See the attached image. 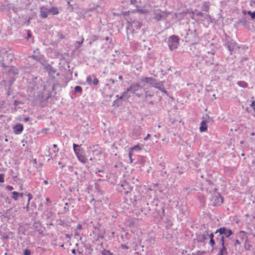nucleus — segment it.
<instances>
[{
	"label": "nucleus",
	"mask_w": 255,
	"mask_h": 255,
	"mask_svg": "<svg viewBox=\"0 0 255 255\" xmlns=\"http://www.w3.org/2000/svg\"><path fill=\"white\" fill-rule=\"evenodd\" d=\"M44 68L48 73V82L52 85L51 91L49 93L48 98L54 96L56 94L57 90L60 89L61 86L60 84L59 81L55 77L54 75L59 76L60 73L58 72L57 70L54 67H52L51 65H43Z\"/></svg>",
	"instance_id": "f257e3e1"
},
{
	"label": "nucleus",
	"mask_w": 255,
	"mask_h": 255,
	"mask_svg": "<svg viewBox=\"0 0 255 255\" xmlns=\"http://www.w3.org/2000/svg\"><path fill=\"white\" fill-rule=\"evenodd\" d=\"M143 209V208H142ZM144 214L146 215L150 212L153 213H156L160 217H162L164 215V209L162 204L158 205L156 202H152L150 204L147 203L143 208Z\"/></svg>",
	"instance_id": "f03ea898"
},
{
	"label": "nucleus",
	"mask_w": 255,
	"mask_h": 255,
	"mask_svg": "<svg viewBox=\"0 0 255 255\" xmlns=\"http://www.w3.org/2000/svg\"><path fill=\"white\" fill-rule=\"evenodd\" d=\"M140 81L142 83L149 84L151 86L158 89L162 93L167 95V92L164 87L163 81L158 82L155 79L152 77H143L140 79Z\"/></svg>",
	"instance_id": "7ed1b4c3"
},
{
	"label": "nucleus",
	"mask_w": 255,
	"mask_h": 255,
	"mask_svg": "<svg viewBox=\"0 0 255 255\" xmlns=\"http://www.w3.org/2000/svg\"><path fill=\"white\" fill-rule=\"evenodd\" d=\"M73 149L78 159L82 163H86L88 159L85 157L84 151L81 146L78 144L74 143Z\"/></svg>",
	"instance_id": "20e7f679"
},
{
	"label": "nucleus",
	"mask_w": 255,
	"mask_h": 255,
	"mask_svg": "<svg viewBox=\"0 0 255 255\" xmlns=\"http://www.w3.org/2000/svg\"><path fill=\"white\" fill-rule=\"evenodd\" d=\"M179 39L174 35L170 36L168 39V45L171 51L176 49L179 45Z\"/></svg>",
	"instance_id": "39448f33"
},
{
	"label": "nucleus",
	"mask_w": 255,
	"mask_h": 255,
	"mask_svg": "<svg viewBox=\"0 0 255 255\" xmlns=\"http://www.w3.org/2000/svg\"><path fill=\"white\" fill-rule=\"evenodd\" d=\"M5 72L9 77H13L18 73V69L13 65L8 66L7 65H2Z\"/></svg>",
	"instance_id": "423d86ee"
},
{
	"label": "nucleus",
	"mask_w": 255,
	"mask_h": 255,
	"mask_svg": "<svg viewBox=\"0 0 255 255\" xmlns=\"http://www.w3.org/2000/svg\"><path fill=\"white\" fill-rule=\"evenodd\" d=\"M219 233L221 235H223L225 238H229L230 236L233 234V231L231 229H228L226 227H223L218 229L215 232V234L217 235Z\"/></svg>",
	"instance_id": "0eeeda50"
},
{
	"label": "nucleus",
	"mask_w": 255,
	"mask_h": 255,
	"mask_svg": "<svg viewBox=\"0 0 255 255\" xmlns=\"http://www.w3.org/2000/svg\"><path fill=\"white\" fill-rule=\"evenodd\" d=\"M223 198L221 196L219 193H216L213 195L211 203L213 206H217L223 203Z\"/></svg>",
	"instance_id": "6e6552de"
},
{
	"label": "nucleus",
	"mask_w": 255,
	"mask_h": 255,
	"mask_svg": "<svg viewBox=\"0 0 255 255\" xmlns=\"http://www.w3.org/2000/svg\"><path fill=\"white\" fill-rule=\"evenodd\" d=\"M129 92H130V90L128 88L127 89L126 91H124V92L121 96H120L119 95H117L116 97L118 98V99L114 101L113 105H117V106H119L120 105V104L118 103L119 99L123 101L127 100L129 97H130V95H128V93Z\"/></svg>",
	"instance_id": "1a4fd4ad"
},
{
	"label": "nucleus",
	"mask_w": 255,
	"mask_h": 255,
	"mask_svg": "<svg viewBox=\"0 0 255 255\" xmlns=\"http://www.w3.org/2000/svg\"><path fill=\"white\" fill-rule=\"evenodd\" d=\"M121 186L123 187V189L125 194H128L132 190L133 187L129 185V184L125 182L121 185Z\"/></svg>",
	"instance_id": "9d476101"
},
{
	"label": "nucleus",
	"mask_w": 255,
	"mask_h": 255,
	"mask_svg": "<svg viewBox=\"0 0 255 255\" xmlns=\"http://www.w3.org/2000/svg\"><path fill=\"white\" fill-rule=\"evenodd\" d=\"M13 132L15 134H20L23 130V126L20 123L16 124L13 127Z\"/></svg>",
	"instance_id": "9b49d317"
},
{
	"label": "nucleus",
	"mask_w": 255,
	"mask_h": 255,
	"mask_svg": "<svg viewBox=\"0 0 255 255\" xmlns=\"http://www.w3.org/2000/svg\"><path fill=\"white\" fill-rule=\"evenodd\" d=\"M140 87V85L139 84H132L129 87V89L130 90V92L133 94H135L138 97H139V95L138 94L135 93V92L138 90V89Z\"/></svg>",
	"instance_id": "f8f14e48"
},
{
	"label": "nucleus",
	"mask_w": 255,
	"mask_h": 255,
	"mask_svg": "<svg viewBox=\"0 0 255 255\" xmlns=\"http://www.w3.org/2000/svg\"><path fill=\"white\" fill-rule=\"evenodd\" d=\"M227 46L229 51H230L231 52L234 51H236L239 48V46L237 44L233 41L229 42L228 43Z\"/></svg>",
	"instance_id": "ddd939ff"
},
{
	"label": "nucleus",
	"mask_w": 255,
	"mask_h": 255,
	"mask_svg": "<svg viewBox=\"0 0 255 255\" xmlns=\"http://www.w3.org/2000/svg\"><path fill=\"white\" fill-rule=\"evenodd\" d=\"M196 239H194V240H196L198 243H204L207 239L205 234H196Z\"/></svg>",
	"instance_id": "4468645a"
},
{
	"label": "nucleus",
	"mask_w": 255,
	"mask_h": 255,
	"mask_svg": "<svg viewBox=\"0 0 255 255\" xmlns=\"http://www.w3.org/2000/svg\"><path fill=\"white\" fill-rule=\"evenodd\" d=\"M215 240L217 242H219L220 243H221V246H223V245H225V240L224 239V236H223V235H221L219 233H218L217 235H215Z\"/></svg>",
	"instance_id": "2eb2a0df"
},
{
	"label": "nucleus",
	"mask_w": 255,
	"mask_h": 255,
	"mask_svg": "<svg viewBox=\"0 0 255 255\" xmlns=\"http://www.w3.org/2000/svg\"><path fill=\"white\" fill-rule=\"evenodd\" d=\"M155 243V239L154 238L152 237H149L148 239L146 240V246L147 248L151 247Z\"/></svg>",
	"instance_id": "dca6fc26"
},
{
	"label": "nucleus",
	"mask_w": 255,
	"mask_h": 255,
	"mask_svg": "<svg viewBox=\"0 0 255 255\" xmlns=\"http://www.w3.org/2000/svg\"><path fill=\"white\" fill-rule=\"evenodd\" d=\"M207 124V122H206L203 119H202V121L201 122V125L199 128L200 131L201 132H204L206 131L208 127Z\"/></svg>",
	"instance_id": "f3484780"
},
{
	"label": "nucleus",
	"mask_w": 255,
	"mask_h": 255,
	"mask_svg": "<svg viewBox=\"0 0 255 255\" xmlns=\"http://www.w3.org/2000/svg\"><path fill=\"white\" fill-rule=\"evenodd\" d=\"M68 69L66 70L65 77L70 80L72 79L73 71L70 69V66L67 65Z\"/></svg>",
	"instance_id": "a211bd4d"
},
{
	"label": "nucleus",
	"mask_w": 255,
	"mask_h": 255,
	"mask_svg": "<svg viewBox=\"0 0 255 255\" xmlns=\"http://www.w3.org/2000/svg\"><path fill=\"white\" fill-rule=\"evenodd\" d=\"M49 13V9H47L44 7H41L40 8V15L42 17L46 18Z\"/></svg>",
	"instance_id": "6ab92c4d"
},
{
	"label": "nucleus",
	"mask_w": 255,
	"mask_h": 255,
	"mask_svg": "<svg viewBox=\"0 0 255 255\" xmlns=\"http://www.w3.org/2000/svg\"><path fill=\"white\" fill-rule=\"evenodd\" d=\"M171 14V13H170V12H168V13H165L164 12H163L162 13H159L158 14L157 13L156 14L155 17H156L157 19H158V20H161L162 19H165L166 18L165 15H166V16L167 14Z\"/></svg>",
	"instance_id": "aec40b11"
},
{
	"label": "nucleus",
	"mask_w": 255,
	"mask_h": 255,
	"mask_svg": "<svg viewBox=\"0 0 255 255\" xmlns=\"http://www.w3.org/2000/svg\"><path fill=\"white\" fill-rule=\"evenodd\" d=\"M227 248H226L225 245H223L222 247L220 249V251L217 255H227Z\"/></svg>",
	"instance_id": "412c9836"
},
{
	"label": "nucleus",
	"mask_w": 255,
	"mask_h": 255,
	"mask_svg": "<svg viewBox=\"0 0 255 255\" xmlns=\"http://www.w3.org/2000/svg\"><path fill=\"white\" fill-rule=\"evenodd\" d=\"M207 190L209 192L210 194L213 195L217 193L216 191L217 190V189L216 187H214V186H208L207 188Z\"/></svg>",
	"instance_id": "4be33fe9"
},
{
	"label": "nucleus",
	"mask_w": 255,
	"mask_h": 255,
	"mask_svg": "<svg viewBox=\"0 0 255 255\" xmlns=\"http://www.w3.org/2000/svg\"><path fill=\"white\" fill-rule=\"evenodd\" d=\"M130 200L131 203L133 204V205H136V202H137V197L135 195L130 193Z\"/></svg>",
	"instance_id": "5701e85b"
},
{
	"label": "nucleus",
	"mask_w": 255,
	"mask_h": 255,
	"mask_svg": "<svg viewBox=\"0 0 255 255\" xmlns=\"http://www.w3.org/2000/svg\"><path fill=\"white\" fill-rule=\"evenodd\" d=\"M202 119H203L207 123L213 122V119L209 117L208 114H206L205 116L203 117Z\"/></svg>",
	"instance_id": "b1692460"
},
{
	"label": "nucleus",
	"mask_w": 255,
	"mask_h": 255,
	"mask_svg": "<svg viewBox=\"0 0 255 255\" xmlns=\"http://www.w3.org/2000/svg\"><path fill=\"white\" fill-rule=\"evenodd\" d=\"M237 84L241 87H243V88H247L248 86V84L247 83H246V82L245 81H239L238 83H237Z\"/></svg>",
	"instance_id": "393cba45"
},
{
	"label": "nucleus",
	"mask_w": 255,
	"mask_h": 255,
	"mask_svg": "<svg viewBox=\"0 0 255 255\" xmlns=\"http://www.w3.org/2000/svg\"><path fill=\"white\" fill-rule=\"evenodd\" d=\"M49 13H51L52 14H56L58 13V10L57 8L55 7H52L49 9Z\"/></svg>",
	"instance_id": "a878e982"
},
{
	"label": "nucleus",
	"mask_w": 255,
	"mask_h": 255,
	"mask_svg": "<svg viewBox=\"0 0 255 255\" xmlns=\"http://www.w3.org/2000/svg\"><path fill=\"white\" fill-rule=\"evenodd\" d=\"M163 237L166 240L170 241L172 239V235L168 233H166L163 234Z\"/></svg>",
	"instance_id": "bb28decb"
},
{
	"label": "nucleus",
	"mask_w": 255,
	"mask_h": 255,
	"mask_svg": "<svg viewBox=\"0 0 255 255\" xmlns=\"http://www.w3.org/2000/svg\"><path fill=\"white\" fill-rule=\"evenodd\" d=\"M23 103L21 101H18V100H14L13 101V105L14 106V109H16V108H19V105H22Z\"/></svg>",
	"instance_id": "cd10ccee"
},
{
	"label": "nucleus",
	"mask_w": 255,
	"mask_h": 255,
	"mask_svg": "<svg viewBox=\"0 0 255 255\" xmlns=\"http://www.w3.org/2000/svg\"><path fill=\"white\" fill-rule=\"evenodd\" d=\"M97 229L99 231V233L98 235V238L100 239H103L104 237L105 231H103L101 229H100L99 228Z\"/></svg>",
	"instance_id": "c85d7f7f"
},
{
	"label": "nucleus",
	"mask_w": 255,
	"mask_h": 255,
	"mask_svg": "<svg viewBox=\"0 0 255 255\" xmlns=\"http://www.w3.org/2000/svg\"><path fill=\"white\" fill-rule=\"evenodd\" d=\"M82 92V88L80 86H76L74 88V92L78 93H81Z\"/></svg>",
	"instance_id": "c756f323"
},
{
	"label": "nucleus",
	"mask_w": 255,
	"mask_h": 255,
	"mask_svg": "<svg viewBox=\"0 0 255 255\" xmlns=\"http://www.w3.org/2000/svg\"><path fill=\"white\" fill-rule=\"evenodd\" d=\"M10 79L8 81V87H11L12 84H13L14 82L15 81V79L13 77H9Z\"/></svg>",
	"instance_id": "7c9ffc66"
},
{
	"label": "nucleus",
	"mask_w": 255,
	"mask_h": 255,
	"mask_svg": "<svg viewBox=\"0 0 255 255\" xmlns=\"http://www.w3.org/2000/svg\"><path fill=\"white\" fill-rule=\"evenodd\" d=\"M194 165L195 167L196 168V170L199 171L200 170V169L199 168V165H200V162L199 161H195L193 162Z\"/></svg>",
	"instance_id": "2f4dec72"
},
{
	"label": "nucleus",
	"mask_w": 255,
	"mask_h": 255,
	"mask_svg": "<svg viewBox=\"0 0 255 255\" xmlns=\"http://www.w3.org/2000/svg\"><path fill=\"white\" fill-rule=\"evenodd\" d=\"M12 198L15 200H17L18 197H19V193L16 191H14L12 193Z\"/></svg>",
	"instance_id": "473e14b6"
},
{
	"label": "nucleus",
	"mask_w": 255,
	"mask_h": 255,
	"mask_svg": "<svg viewBox=\"0 0 255 255\" xmlns=\"http://www.w3.org/2000/svg\"><path fill=\"white\" fill-rule=\"evenodd\" d=\"M247 13L249 15H250L251 17L252 20L254 19L255 18V11L252 12L251 11H247Z\"/></svg>",
	"instance_id": "72a5a7b5"
},
{
	"label": "nucleus",
	"mask_w": 255,
	"mask_h": 255,
	"mask_svg": "<svg viewBox=\"0 0 255 255\" xmlns=\"http://www.w3.org/2000/svg\"><path fill=\"white\" fill-rule=\"evenodd\" d=\"M27 196H28V202L26 205V208L27 209L29 207L30 200L32 198V195L30 193H28L27 194Z\"/></svg>",
	"instance_id": "f704fd0d"
},
{
	"label": "nucleus",
	"mask_w": 255,
	"mask_h": 255,
	"mask_svg": "<svg viewBox=\"0 0 255 255\" xmlns=\"http://www.w3.org/2000/svg\"><path fill=\"white\" fill-rule=\"evenodd\" d=\"M56 222L57 223L58 225L61 226H64L65 224V221L61 219L57 220Z\"/></svg>",
	"instance_id": "c9c22d12"
},
{
	"label": "nucleus",
	"mask_w": 255,
	"mask_h": 255,
	"mask_svg": "<svg viewBox=\"0 0 255 255\" xmlns=\"http://www.w3.org/2000/svg\"><path fill=\"white\" fill-rule=\"evenodd\" d=\"M102 255H111V252L109 250L104 249L102 251Z\"/></svg>",
	"instance_id": "e433bc0d"
},
{
	"label": "nucleus",
	"mask_w": 255,
	"mask_h": 255,
	"mask_svg": "<svg viewBox=\"0 0 255 255\" xmlns=\"http://www.w3.org/2000/svg\"><path fill=\"white\" fill-rule=\"evenodd\" d=\"M206 182H207V185H208L209 186H214L213 182L210 179H207L206 180Z\"/></svg>",
	"instance_id": "4c0bfd02"
},
{
	"label": "nucleus",
	"mask_w": 255,
	"mask_h": 255,
	"mask_svg": "<svg viewBox=\"0 0 255 255\" xmlns=\"http://www.w3.org/2000/svg\"><path fill=\"white\" fill-rule=\"evenodd\" d=\"M165 223L167 224V227L168 228H170L172 226V223L169 219H167L165 221Z\"/></svg>",
	"instance_id": "58836bf2"
},
{
	"label": "nucleus",
	"mask_w": 255,
	"mask_h": 255,
	"mask_svg": "<svg viewBox=\"0 0 255 255\" xmlns=\"http://www.w3.org/2000/svg\"><path fill=\"white\" fill-rule=\"evenodd\" d=\"M161 175L164 177V178H167V174L166 172L164 170V168L162 169V170L161 171Z\"/></svg>",
	"instance_id": "ea45409f"
},
{
	"label": "nucleus",
	"mask_w": 255,
	"mask_h": 255,
	"mask_svg": "<svg viewBox=\"0 0 255 255\" xmlns=\"http://www.w3.org/2000/svg\"><path fill=\"white\" fill-rule=\"evenodd\" d=\"M140 149H141V148H140V146L138 145H136L134 146L133 147H132L131 148L130 151H132V150H139Z\"/></svg>",
	"instance_id": "a19ab883"
},
{
	"label": "nucleus",
	"mask_w": 255,
	"mask_h": 255,
	"mask_svg": "<svg viewBox=\"0 0 255 255\" xmlns=\"http://www.w3.org/2000/svg\"><path fill=\"white\" fill-rule=\"evenodd\" d=\"M209 244L213 248L212 250H214L213 248H214V246L215 245V241L214 239H211V240H210Z\"/></svg>",
	"instance_id": "79ce46f5"
},
{
	"label": "nucleus",
	"mask_w": 255,
	"mask_h": 255,
	"mask_svg": "<svg viewBox=\"0 0 255 255\" xmlns=\"http://www.w3.org/2000/svg\"><path fill=\"white\" fill-rule=\"evenodd\" d=\"M193 14L194 15H197V16H203V14L202 12H200V11H195L194 12H193Z\"/></svg>",
	"instance_id": "37998d69"
},
{
	"label": "nucleus",
	"mask_w": 255,
	"mask_h": 255,
	"mask_svg": "<svg viewBox=\"0 0 255 255\" xmlns=\"http://www.w3.org/2000/svg\"><path fill=\"white\" fill-rule=\"evenodd\" d=\"M152 96H153V95L148 93V92H146L145 93V98L146 101L148 100V97H151Z\"/></svg>",
	"instance_id": "c03bdc74"
},
{
	"label": "nucleus",
	"mask_w": 255,
	"mask_h": 255,
	"mask_svg": "<svg viewBox=\"0 0 255 255\" xmlns=\"http://www.w3.org/2000/svg\"><path fill=\"white\" fill-rule=\"evenodd\" d=\"M31 251L28 249H25L24 251L23 255H30Z\"/></svg>",
	"instance_id": "a18cd8bd"
},
{
	"label": "nucleus",
	"mask_w": 255,
	"mask_h": 255,
	"mask_svg": "<svg viewBox=\"0 0 255 255\" xmlns=\"http://www.w3.org/2000/svg\"><path fill=\"white\" fill-rule=\"evenodd\" d=\"M92 83H93V84L95 86L97 85L99 83L98 79L97 78H95L94 79L93 81H92Z\"/></svg>",
	"instance_id": "49530a36"
},
{
	"label": "nucleus",
	"mask_w": 255,
	"mask_h": 255,
	"mask_svg": "<svg viewBox=\"0 0 255 255\" xmlns=\"http://www.w3.org/2000/svg\"><path fill=\"white\" fill-rule=\"evenodd\" d=\"M87 82L89 84H91L92 83V79L91 76H88L87 77Z\"/></svg>",
	"instance_id": "de8ad7c7"
},
{
	"label": "nucleus",
	"mask_w": 255,
	"mask_h": 255,
	"mask_svg": "<svg viewBox=\"0 0 255 255\" xmlns=\"http://www.w3.org/2000/svg\"><path fill=\"white\" fill-rule=\"evenodd\" d=\"M12 89H11V87H8V90H7V95L8 96L11 95L12 94Z\"/></svg>",
	"instance_id": "09e8293b"
},
{
	"label": "nucleus",
	"mask_w": 255,
	"mask_h": 255,
	"mask_svg": "<svg viewBox=\"0 0 255 255\" xmlns=\"http://www.w3.org/2000/svg\"><path fill=\"white\" fill-rule=\"evenodd\" d=\"M4 182V175L3 174H0V183Z\"/></svg>",
	"instance_id": "8fccbe9b"
},
{
	"label": "nucleus",
	"mask_w": 255,
	"mask_h": 255,
	"mask_svg": "<svg viewBox=\"0 0 255 255\" xmlns=\"http://www.w3.org/2000/svg\"><path fill=\"white\" fill-rule=\"evenodd\" d=\"M3 62H4L3 64H7V63H8L9 62H12V59L11 58H10L9 59L4 60L3 61ZM1 64H3V63H2Z\"/></svg>",
	"instance_id": "3c124183"
},
{
	"label": "nucleus",
	"mask_w": 255,
	"mask_h": 255,
	"mask_svg": "<svg viewBox=\"0 0 255 255\" xmlns=\"http://www.w3.org/2000/svg\"><path fill=\"white\" fill-rule=\"evenodd\" d=\"M240 234H242V235H243V237H242V239H244V238H247V236H246L245 232L244 231H241L240 232Z\"/></svg>",
	"instance_id": "603ef678"
},
{
	"label": "nucleus",
	"mask_w": 255,
	"mask_h": 255,
	"mask_svg": "<svg viewBox=\"0 0 255 255\" xmlns=\"http://www.w3.org/2000/svg\"><path fill=\"white\" fill-rule=\"evenodd\" d=\"M121 247L123 249H128L129 248L125 244H122Z\"/></svg>",
	"instance_id": "864d4df0"
},
{
	"label": "nucleus",
	"mask_w": 255,
	"mask_h": 255,
	"mask_svg": "<svg viewBox=\"0 0 255 255\" xmlns=\"http://www.w3.org/2000/svg\"><path fill=\"white\" fill-rule=\"evenodd\" d=\"M214 235H215V232L214 233H210L209 235H208L209 238H210V240L211 239H214Z\"/></svg>",
	"instance_id": "5fc2aeb1"
},
{
	"label": "nucleus",
	"mask_w": 255,
	"mask_h": 255,
	"mask_svg": "<svg viewBox=\"0 0 255 255\" xmlns=\"http://www.w3.org/2000/svg\"><path fill=\"white\" fill-rule=\"evenodd\" d=\"M53 147L54 148V150H53V151L54 152H57L58 151V148L57 147V145L55 144H53Z\"/></svg>",
	"instance_id": "6e6d98bb"
},
{
	"label": "nucleus",
	"mask_w": 255,
	"mask_h": 255,
	"mask_svg": "<svg viewBox=\"0 0 255 255\" xmlns=\"http://www.w3.org/2000/svg\"><path fill=\"white\" fill-rule=\"evenodd\" d=\"M251 106L253 108V110L255 112V100L252 103Z\"/></svg>",
	"instance_id": "4d7b16f0"
},
{
	"label": "nucleus",
	"mask_w": 255,
	"mask_h": 255,
	"mask_svg": "<svg viewBox=\"0 0 255 255\" xmlns=\"http://www.w3.org/2000/svg\"><path fill=\"white\" fill-rule=\"evenodd\" d=\"M241 243L240 242V241H239V240L237 239L235 241V245L234 246L236 247L237 246V245H240Z\"/></svg>",
	"instance_id": "13d9d810"
},
{
	"label": "nucleus",
	"mask_w": 255,
	"mask_h": 255,
	"mask_svg": "<svg viewBox=\"0 0 255 255\" xmlns=\"http://www.w3.org/2000/svg\"><path fill=\"white\" fill-rule=\"evenodd\" d=\"M131 156H132V151H130L128 153V157L129 158V159L130 160V162H132V159L131 158Z\"/></svg>",
	"instance_id": "bf43d9fd"
},
{
	"label": "nucleus",
	"mask_w": 255,
	"mask_h": 255,
	"mask_svg": "<svg viewBox=\"0 0 255 255\" xmlns=\"http://www.w3.org/2000/svg\"><path fill=\"white\" fill-rule=\"evenodd\" d=\"M183 191L189 193L191 191V189L189 187H186L184 188Z\"/></svg>",
	"instance_id": "052dcab7"
},
{
	"label": "nucleus",
	"mask_w": 255,
	"mask_h": 255,
	"mask_svg": "<svg viewBox=\"0 0 255 255\" xmlns=\"http://www.w3.org/2000/svg\"><path fill=\"white\" fill-rule=\"evenodd\" d=\"M130 1L131 4L137 6V2L136 0H130Z\"/></svg>",
	"instance_id": "680f3d73"
},
{
	"label": "nucleus",
	"mask_w": 255,
	"mask_h": 255,
	"mask_svg": "<svg viewBox=\"0 0 255 255\" xmlns=\"http://www.w3.org/2000/svg\"><path fill=\"white\" fill-rule=\"evenodd\" d=\"M92 187L93 186L92 185L88 184L87 186V190H88V192H89L90 190H92Z\"/></svg>",
	"instance_id": "e2e57ef3"
},
{
	"label": "nucleus",
	"mask_w": 255,
	"mask_h": 255,
	"mask_svg": "<svg viewBox=\"0 0 255 255\" xmlns=\"http://www.w3.org/2000/svg\"><path fill=\"white\" fill-rule=\"evenodd\" d=\"M159 184L158 183L153 184V185H151V187H152L153 188H156L158 186Z\"/></svg>",
	"instance_id": "0e129e2a"
},
{
	"label": "nucleus",
	"mask_w": 255,
	"mask_h": 255,
	"mask_svg": "<svg viewBox=\"0 0 255 255\" xmlns=\"http://www.w3.org/2000/svg\"><path fill=\"white\" fill-rule=\"evenodd\" d=\"M6 188H7L8 190H9V191H11V190H13V187H12V186H9V185H7V186H6Z\"/></svg>",
	"instance_id": "69168bd1"
},
{
	"label": "nucleus",
	"mask_w": 255,
	"mask_h": 255,
	"mask_svg": "<svg viewBox=\"0 0 255 255\" xmlns=\"http://www.w3.org/2000/svg\"><path fill=\"white\" fill-rule=\"evenodd\" d=\"M150 136V134H149V133H148V134H147V135H146V136L144 138V140H147V139L149 138V137Z\"/></svg>",
	"instance_id": "338daca9"
},
{
	"label": "nucleus",
	"mask_w": 255,
	"mask_h": 255,
	"mask_svg": "<svg viewBox=\"0 0 255 255\" xmlns=\"http://www.w3.org/2000/svg\"><path fill=\"white\" fill-rule=\"evenodd\" d=\"M29 121V118L28 117H25L24 119H23V121L24 122H28Z\"/></svg>",
	"instance_id": "774afa93"
}]
</instances>
